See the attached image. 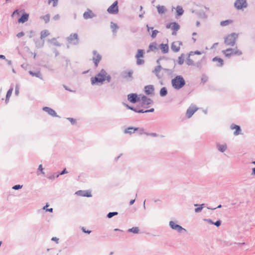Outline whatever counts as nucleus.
Segmentation results:
<instances>
[{"label":"nucleus","mask_w":255,"mask_h":255,"mask_svg":"<svg viewBox=\"0 0 255 255\" xmlns=\"http://www.w3.org/2000/svg\"><path fill=\"white\" fill-rule=\"evenodd\" d=\"M107 72L104 69H102L100 72L94 77L91 78L92 85H102L105 81V78L106 76Z\"/></svg>","instance_id":"1"},{"label":"nucleus","mask_w":255,"mask_h":255,"mask_svg":"<svg viewBox=\"0 0 255 255\" xmlns=\"http://www.w3.org/2000/svg\"><path fill=\"white\" fill-rule=\"evenodd\" d=\"M171 85L175 90H179L185 85V81L181 75L176 76L171 80Z\"/></svg>","instance_id":"2"},{"label":"nucleus","mask_w":255,"mask_h":255,"mask_svg":"<svg viewBox=\"0 0 255 255\" xmlns=\"http://www.w3.org/2000/svg\"><path fill=\"white\" fill-rule=\"evenodd\" d=\"M239 34L236 33H232L224 38V43L226 45L233 46L235 44Z\"/></svg>","instance_id":"3"},{"label":"nucleus","mask_w":255,"mask_h":255,"mask_svg":"<svg viewBox=\"0 0 255 255\" xmlns=\"http://www.w3.org/2000/svg\"><path fill=\"white\" fill-rule=\"evenodd\" d=\"M222 52L228 58L230 57L233 55L240 56L242 54V52L237 47L236 48H228L223 50Z\"/></svg>","instance_id":"4"},{"label":"nucleus","mask_w":255,"mask_h":255,"mask_svg":"<svg viewBox=\"0 0 255 255\" xmlns=\"http://www.w3.org/2000/svg\"><path fill=\"white\" fill-rule=\"evenodd\" d=\"M248 5L247 0H236L234 3L235 7L238 10L246 8Z\"/></svg>","instance_id":"5"},{"label":"nucleus","mask_w":255,"mask_h":255,"mask_svg":"<svg viewBox=\"0 0 255 255\" xmlns=\"http://www.w3.org/2000/svg\"><path fill=\"white\" fill-rule=\"evenodd\" d=\"M67 41L69 43L77 45L79 43V39L78 35L77 33L71 34L67 37Z\"/></svg>","instance_id":"6"},{"label":"nucleus","mask_w":255,"mask_h":255,"mask_svg":"<svg viewBox=\"0 0 255 255\" xmlns=\"http://www.w3.org/2000/svg\"><path fill=\"white\" fill-rule=\"evenodd\" d=\"M169 227L174 230L176 231L178 233H182V231L186 232V230L179 225L176 224L175 222L171 221L169 223Z\"/></svg>","instance_id":"7"},{"label":"nucleus","mask_w":255,"mask_h":255,"mask_svg":"<svg viewBox=\"0 0 255 255\" xmlns=\"http://www.w3.org/2000/svg\"><path fill=\"white\" fill-rule=\"evenodd\" d=\"M118 1H115L107 9V11L109 13L116 14L119 11Z\"/></svg>","instance_id":"8"},{"label":"nucleus","mask_w":255,"mask_h":255,"mask_svg":"<svg viewBox=\"0 0 255 255\" xmlns=\"http://www.w3.org/2000/svg\"><path fill=\"white\" fill-rule=\"evenodd\" d=\"M198 110V108L194 105H191L189 108L187 110L186 113V116L188 118H190L196 111Z\"/></svg>","instance_id":"9"},{"label":"nucleus","mask_w":255,"mask_h":255,"mask_svg":"<svg viewBox=\"0 0 255 255\" xmlns=\"http://www.w3.org/2000/svg\"><path fill=\"white\" fill-rule=\"evenodd\" d=\"M93 62L94 63L95 66L96 67H97L99 63L101 60L102 57L99 54L97 53V52L96 50H94L93 51Z\"/></svg>","instance_id":"10"},{"label":"nucleus","mask_w":255,"mask_h":255,"mask_svg":"<svg viewBox=\"0 0 255 255\" xmlns=\"http://www.w3.org/2000/svg\"><path fill=\"white\" fill-rule=\"evenodd\" d=\"M132 70L125 71L122 72V76L124 79L131 81L132 80Z\"/></svg>","instance_id":"11"},{"label":"nucleus","mask_w":255,"mask_h":255,"mask_svg":"<svg viewBox=\"0 0 255 255\" xmlns=\"http://www.w3.org/2000/svg\"><path fill=\"white\" fill-rule=\"evenodd\" d=\"M42 110L44 112H46L48 115L53 117H59L56 112L51 108L48 107H44L42 108Z\"/></svg>","instance_id":"12"},{"label":"nucleus","mask_w":255,"mask_h":255,"mask_svg":"<svg viewBox=\"0 0 255 255\" xmlns=\"http://www.w3.org/2000/svg\"><path fill=\"white\" fill-rule=\"evenodd\" d=\"M128 99L130 102L132 103H135L136 102L139 101V98L137 97V95L136 94L134 93L128 94Z\"/></svg>","instance_id":"13"},{"label":"nucleus","mask_w":255,"mask_h":255,"mask_svg":"<svg viewBox=\"0 0 255 255\" xmlns=\"http://www.w3.org/2000/svg\"><path fill=\"white\" fill-rule=\"evenodd\" d=\"M76 194L82 197H92L91 192L88 190H79L76 192Z\"/></svg>","instance_id":"14"},{"label":"nucleus","mask_w":255,"mask_h":255,"mask_svg":"<svg viewBox=\"0 0 255 255\" xmlns=\"http://www.w3.org/2000/svg\"><path fill=\"white\" fill-rule=\"evenodd\" d=\"M181 44V42H174L171 44V49L173 51L177 52L180 50V45Z\"/></svg>","instance_id":"15"},{"label":"nucleus","mask_w":255,"mask_h":255,"mask_svg":"<svg viewBox=\"0 0 255 255\" xmlns=\"http://www.w3.org/2000/svg\"><path fill=\"white\" fill-rule=\"evenodd\" d=\"M230 128L231 129H236V130L234 132V134L235 135H238L241 134V129L239 126L232 124L231 125Z\"/></svg>","instance_id":"16"},{"label":"nucleus","mask_w":255,"mask_h":255,"mask_svg":"<svg viewBox=\"0 0 255 255\" xmlns=\"http://www.w3.org/2000/svg\"><path fill=\"white\" fill-rule=\"evenodd\" d=\"M162 67H161V66L159 65L156 66L152 71V72L155 75V76L158 79H161L162 77V76H160L159 74V72L162 70Z\"/></svg>","instance_id":"17"},{"label":"nucleus","mask_w":255,"mask_h":255,"mask_svg":"<svg viewBox=\"0 0 255 255\" xmlns=\"http://www.w3.org/2000/svg\"><path fill=\"white\" fill-rule=\"evenodd\" d=\"M154 88L153 85H149L144 87V92L146 95H150L153 93Z\"/></svg>","instance_id":"18"},{"label":"nucleus","mask_w":255,"mask_h":255,"mask_svg":"<svg viewBox=\"0 0 255 255\" xmlns=\"http://www.w3.org/2000/svg\"><path fill=\"white\" fill-rule=\"evenodd\" d=\"M141 101L142 106L149 105L152 103V101L150 99L147 98L146 96H143L141 97Z\"/></svg>","instance_id":"19"},{"label":"nucleus","mask_w":255,"mask_h":255,"mask_svg":"<svg viewBox=\"0 0 255 255\" xmlns=\"http://www.w3.org/2000/svg\"><path fill=\"white\" fill-rule=\"evenodd\" d=\"M180 25L176 22H172L171 29L173 30L172 35H176V32L179 29Z\"/></svg>","instance_id":"20"},{"label":"nucleus","mask_w":255,"mask_h":255,"mask_svg":"<svg viewBox=\"0 0 255 255\" xmlns=\"http://www.w3.org/2000/svg\"><path fill=\"white\" fill-rule=\"evenodd\" d=\"M217 149L221 152H225L227 149V145L226 143L221 144L219 143L216 144Z\"/></svg>","instance_id":"21"},{"label":"nucleus","mask_w":255,"mask_h":255,"mask_svg":"<svg viewBox=\"0 0 255 255\" xmlns=\"http://www.w3.org/2000/svg\"><path fill=\"white\" fill-rule=\"evenodd\" d=\"M95 16V14L93 13L91 10L85 12L83 14V17L85 19H87L88 18H91Z\"/></svg>","instance_id":"22"},{"label":"nucleus","mask_w":255,"mask_h":255,"mask_svg":"<svg viewBox=\"0 0 255 255\" xmlns=\"http://www.w3.org/2000/svg\"><path fill=\"white\" fill-rule=\"evenodd\" d=\"M138 129V128L128 127L124 130L125 133L131 134Z\"/></svg>","instance_id":"23"},{"label":"nucleus","mask_w":255,"mask_h":255,"mask_svg":"<svg viewBox=\"0 0 255 255\" xmlns=\"http://www.w3.org/2000/svg\"><path fill=\"white\" fill-rule=\"evenodd\" d=\"M29 15L26 13H24L22 14L21 17L18 19V22L24 23L27 21L28 19Z\"/></svg>","instance_id":"24"},{"label":"nucleus","mask_w":255,"mask_h":255,"mask_svg":"<svg viewBox=\"0 0 255 255\" xmlns=\"http://www.w3.org/2000/svg\"><path fill=\"white\" fill-rule=\"evenodd\" d=\"M34 42H35V46L37 48H41L43 46L44 44V40H40L39 39H33Z\"/></svg>","instance_id":"25"},{"label":"nucleus","mask_w":255,"mask_h":255,"mask_svg":"<svg viewBox=\"0 0 255 255\" xmlns=\"http://www.w3.org/2000/svg\"><path fill=\"white\" fill-rule=\"evenodd\" d=\"M212 61L213 62H218V63L217 64V66L218 67H222L224 64L223 60L222 58H219L218 57L213 58Z\"/></svg>","instance_id":"26"},{"label":"nucleus","mask_w":255,"mask_h":255,"mask_svg":"<svg viewBox=\"0 0 255 255\" xmlns=\"http://www.w3.org/2000/svg\"><path fill=\"white\" fill-rule=\"evenodd\" d=\"M163 53H167L169 50L168 45L167 44H161L159 46Z\"/></svg>","instance_id":"27"},{"label":"nucleus","mask_w":255,"mask_h":255,"mask_svg":"<svg viewBox=\"0 0 255 255\" xmlns=\"http://www.w3.org/2000/svg\"><path fill=\"white\" fill-rule=\"evenodd\" d=\"M29 73L32 76H35L37 78H39V79H40L41 80L43 79L42 74H41L40 71H38L37 72H34L30 71H29Z\"/></svg>","instance_id":"28"},{"label":"nucleus","mask_w":255,"mask_h":255,"mask_svg":"<svg viewBox=\"0 0 255 255\" xmlns=\"http://www.w3.org/2000/svg\"><path fill=\"white\" fill-rule=\"evenodd\" d=\"M126 107L128 109H130L136 113H143V110L142 109H138L137 108H134L133 107H131L128 106V105H126Z\"/></svg>","instance_id":"29"},{"label":"nucleus","mask_w":255,"mask_h":255,"mask_svg":"<svg viewBox=\"0 0 255 255\" xmlns=\"http://www.w3.org/2000/svg\"><path fill=\"white\" fill-rule=\"evenodd\" d=\"M198 16L202 19H206L207 18V15L206 14L205 12L201 11L196 12Z\"/></svg>","instance_id":"30"},{"label":"nucleus","mask_w":255,"mask_h":255,"mask_svg":"<svg viewBox=\"0 0 255 255\" xmlns=\"http://www.w3.org/2000/svg\"><path fill=\"white\" fill-rule=\"evenodd\" d=\"M50 33L47 30H44L41 31L40 32V38L41 39H43V38H45L46 37L49 35Z\"/></svg>","instance_id":"31"},{"label":"nucleus","mask_w":255,"mask_h":255,"mask_svg":"<svg viewBox=\"0 0 255 255\" xmlns=\"http://www.w3.org/2000/svg\"><path fill=\"white\" fill-rule=\"evenodd\" d=\"M156 8H157L158 12L159 14H163V13H164L165 12L166 10L165 7L164 6H163V5H157L156 6Z\"/></svg>","instance_id":"32"},{"label":"nucleus","mask_w":255,"mask_h":255,"mask_svg":"<svg viewBox=\"0 0 255 255\" xmlns=\"http://www.w3.org/2000/svg\"><path fill=\"white\" fill-rule=\"evenodd\" d=\"M128 232L136 234L139 233V229L138 227H134L128 229Z\"/></svg>","instance_id":"33"},{"label":"nucleus","mask_w":255,"mask_h":255,"mask_svg":"<svg viewBox=\"0 0 255 255\" xmlns=\"http://www.w3.org/2000/svg\"><path fill=\"white\" fill-rule=\"evenodd\" d=\"M176 12L178 16H181L183 14L184 10L181 6H177L176 7Z\"/></svg>","instance_id":"34"},{"label":"nucleus","mask_w":255,"mask_h":255,"mask_svg":"<svg viewBox=\"0 0 255 255\" xmlns=\"http://www.w3.org/2000/svg\"><path fill=\"white\" fill-rule=\"evenodd\" d=\"M111 28L112 29V31L114 33H116L117 30L119 28L118 25L114 23L113 22H111Z\"/></svg>","instance_id":"35"},{"label":"nucleus","mask_w":255,"mask_h":255,"mask_svg":"<svg viewBox=\"0 0 255 255\" xmlns=\"http://www.w3.org/2000/svg\"><path fill=\"white\" fill-rule=\"evenodd\" d=\"M167 94V90L166 87H162L160 90V95L164 97Z\"/></svg>","instance_id":"36"},{"label":"nucleus","mask_w":255,"mask_h":255,"mask_svg":"<svg viewBox=\"0 0 255 255\" xmlns=\"http://www.w3.org/2000/svg\"><path fill=\"white\" fill-rule=\"evenodd\" d=\"M48 41L50 43H53L54 45L56 46H60L61 45L57 41L56 39L55 38L48 40Z\"/></svg>","instance_id":"37"},{"label":"nucleus","mask_w":255,"mask_h":255,"mask_svg":"<svg viewBox=\"0 0 255 255\" xmlns=\"http://www.w3.org/2000/svg\"><path fill=\"white\" fill-rule=\"evenodd\" d=\"M40 18L43 19L45 23H47L50 20V15L49 14H47L45 15L41 16Z\"/></svg>","instance_id":"38"},{"label":"nucleus","mask_w":255,"mask_h":255,"mask_svg":"<svg viewBox=\"0 0 255 255\" xmlns=\"http://www.w3.org/2000/svg\"><path fill=\"white\" fill-rule=\"evenodd\" d=\"M143 56V51L141 49H138L137 51V53L135 55L136 58H140V57H142Z\"/></svg>","instance_id":"39"},{"label":"nucleus","mask_w":255,"mask_h":255,"mask_svg":"<svg viewBox=\"0 0 255 255\" xmlns=\"http://www.w3.org/2000/svg\"><path fill=\"white\" fill-rule=\"evenodd\" d=\"M231 22H232V20H224V21H222L220 22V25L222 26H227V25H229Z\"/></svg>","instance_id":"40"},{"label":"nucleus","mask_w":255,"mask_h":255,"mask_svg":"<svg viewBox=\"0 0 255 255\" xmlns=\"http://www.w3.org/2000/svg\"><path fill=\"white\" fill-rule=\"evenodd\" d=\"M157 49L156 43L152 42L149 45V50L154 51Z\"/></svg>","instance_id":"41"},{"label":"nucleus","mask_w":255,"mask_h":255,"mask_svg":"<svg viewBox=\"0 0 255 255\" xmlns=\"http://www.w3.org/2000/svg\"><path fill=\"white\" fill-rule=\"evenodd\" d=\"M184 54H182L179 57H178V64L179 65H182L184 63Z\"/></svg>","instance_id":"42"},{"label":"nucleus","mask_w":255,"mask_h":255,"mask_svg":"<svg viewBox=\"0 0 255 255\" xmlns=\"http://www.w3.org/2000/svg\"><path fill=\"white\" fill-rule=\"evenodd\" d=\"M117 215H118V212H109L107 214V217L108 218H111L113 217H114V216H116Z\"/></svg>","instance_id":"43"},{"label":"nucleus","mask_w":255,"mask_h":255,"mask_svg":"<svg viewBox=\"0 0 255 255\" xmlns=\"http://www.w3.org/2000/svg\"><path fill=\"white\" fill-rule=\"evenodd\" d=\"M186 63L188 66L194 65V61L190 58H188L186 59Z\"/></svg>","instance_id":"44"},{"label":"nucleus","mask_w":255,"mask_h":255,"mask_svg":"<svg viewBox=\"0 0 255 255\" xmlns=\"http://www.w3.org/2000/svg\"><path fill=\"white\" fill-rule=\"evenodd\" d=\"M162 70L164 71L165 73H166L168 75H170L173 72V71L172 70L167 68H162Z\"/></svg>","instance_id":"45"},{"label":"nucleus","mask_w":255,"mask_h":255,"mask_svg":"<svg viewBox=\"0 0 255 255\" xmlns=\"http://www.w3.org/2000/svg\"><path fill=\"white\" fill-rule=\"evenodd\" d=\"M204 206V204H201L199 207H197L195 209V212L196 213L200 212L202 211Z\"/></svg>","instance_id":"46"},{"label":"nucleus","mask_w":255,"mask_h":255,"mask_svg":"<svg viewBox=\"0 0 255 255\" xmlns=\"http://www.w3.org/2000/svg\"><path fill=\"white\" fill-rule=\"evenodd\" d=\"M58 1V0H48V3L50 4L51 2H53V6L55 7L57 5Z\"/></svg>","instance_id":"47"},{"label":"nucleus","mask_w":255,"mask_h":255,"mask_svg":"<svg viewBox=\"0 0 255 255\" xmlns=\"http://www.w3.org/2000/svg\"><path fill=\"white\" fill-rule=\"evenodd\" d=\"M12 91H13V88L12 87H11L7 92V93H6V97H7V98H10L11 94H12Z\"/></svg>","instance_id":"48"},{"label":"nucleus","mask_w":255,"mask_h":255,"mask_svg":"<svg viewBox=\"0 0 255 255\" xmlns=\"http://www.w3.org/2000/svg\"><path fill=\"white\" fill-rule=\"evenodd\" d=\"M158 33H159V31L157 30H153L151 35V37L153 38H155Z\"/></svg>","instance_id":"49"},{"label":"nucleus","mask_w":255,"mask_h":255,"mask_svg":"<svg viewBox=\"0 0 255 255\" xmlns=\"http://www.w3.org/2000/svg\"><path fill=\"white\" fill-rule=\"evenodd\" d=\"M22 187V185L17 184L13 186L12 188L14 190H17L21 189Z\"/></svg>","instance_id":"50"},{"label":"nucleus","mask_w":255,"mask_h":255,"mask_svg":"<svg viewBox=\"0 0 255 255\" xmlns=\"http://www.w3.org/2000/svg\"><path fill=\"white\" fill-rule=\"evenodd\" d=\"M207 81H208V77L206 75H203L201 78V82L203 83H205Z\"/></svg>","instance_id":"51"},{"label":"nucleus","mask_w":255,"mask_h":255,"mask_svg":"<svg viewBox=\"0 0 255 255\" xmlns=\"http://www.w3.org/2000/svg\"><path fill=\"white\" fill-rule=\"evenodd\" d=\"M107 81L108 83L110 82L111 81V76L110 75H108L107 73L106 76L105 78V81Z\"/></svg>","instance_id":"52"},{"label":"nucleus","mask_w":255,"mask_h":255,"mask_svg":"<svg viewBox=\"0 0 255 255\" xmlns=\"http://www.w3.org/2000/svg\"><path fill=\"white\" fill-rule=\"evenodd\" d=\"M137 59V61H136V64L138 65H142L144 63V61L143 59H141L140 58H136Z\"/></svg>","instance_id":"53"},{"label":"nucleus","mask_w":255,"mask_h":255,"mask_svg":"<svg viewBox=\"0 0 255 255\" xmlns=\"http://www.w3.org/2000/svg\"><path fill=\"white\" fill-rule=\"evenodd\" d=\"M59 176V174H54L49 176L48 179L52 180V179H55V178H58Z\"/></svg>","instance_id":"54"},{"label":"nucleus","mask_w":255,"mask_h":255,"mask_svg":"<svg viewBox=\"0 0 255 255\" xmlns=\"http://www.w3.org/2000/svg\"><path fill=\"white\" fill-rule=\"evenodd\" d=\"M67 119L70 122V123H71L72 125H74L76 124V120L73 119V118H67Z\"/></svg>","instance_id":"55"},{"label":"nucleus","mask_w":255,"mask_h":255,"mask_svg":"<svg viewBox=\"0 0 255 255\" xmlns=\"http://www.w3.org/2000/svg\"><path fill=\"white\" fill-rule=\"evenodd\" d=\"M137 131H138L139 134L140 135L145 134V133H146L144 131V129L143 128H138V129Z\"/></svg>","instance_id":"56"},{"label":"nucleus","mask_w":255,"mask_h":255,"mask_svg":"<svg viewBox=\"0 0 255 255\" xmlns=\"http://www.w3.org/2000/svg\"><path fill=\"white\" fill-rule=\"evenodd\" d=\"M145 134L147 135H150L153 137H156L158 136V134L156 133H145Z\"/></svg>","instance_id":"57"},{"label":"nucleus","mask_w":255,"mask_h":255,"mask_svg":"<svg viewBox=\"0 0 255 255\" xmlns=\"http://www.w3.org/2000/svg\"><path fill=\"white\" fill-rule=\"evenodd\" d=\"M221 221L219 220L217 221L216 222H214L213 225H215L217 227H219L221 225Z\"/></svg>","instance_id":"58"},{"label":"nucleus","mask_w":255,"mask_h":255,"mask_svg":"<svg viewBox=\"0 0 255 255\" xmlns=\"http://www.w3.org/2000/svg\"><path fill=\"white\" fill-rule=\"evenodd\" d=\"M82 231L85 233H87V234H90L91 233V231H90V230H86L85 228H84V227H82Z\"/></svg>","instance_id":"59"},{"label":"nucleus","mask_w":255,"mask_h":255,"mask_svg":"<svg viewBox=\"0 0 255 255\" xmlns=\"http://www.w3.org/2000/svg\"><path fill=\"white\" fill-rule=\"evenodd\" d=\"M24 35V33L23 32H20L17 34L16 36L18 38H20L22 36H23Z\"/></svg>","instance_id":"60"},{"label":"nucleus","mask_w":255,"mask_h":255,"mask_svg":"<svg viewBox=\"0 0 255 255\" xmlns=\"http://www.w3.org/2000/svg\"><path fill=\"white\" fill-rule=\"evenodd\" d=\"M154 111V109L153 108H151L149 110H145V111H144L143 110V113H149V112H153Z\"/></svg>","instance_id":"61"},{"label":"nucleus","mask_w":255,"mask_h":255,"mask_svg":"<svg viewBox=\"0 0 255 255\" xmlns=\"http://www.w3.org/2000/svg\"><path fill=\"white\" fill-rule=\"evenodd\" d=\"M68 173V171L66 170V169L65 168L59 174V175H63V174H64L65 173Z\"/></svg>","instance_id":"62"},{"label":"nucleus","mask_w":255,"mask_h":255,"mask_svg":"<svg viewBox=\"0 0 255 255\" xmlns=\"http://www.w3.org/2000/svg\"><path fill=\"white\" fill-rule=\"evenodd\" d=\"M38 170L40 171L42 173L44 174V172L43 171V168L42 164H40L38 166Z\"/></svg>","instance_id":"63"},{"label":"nucleus","mask_w":255,"mask_h":255,"mask_svg":"<svg viewBox=\"0 0 255 255\" xmlns=\"http://www.w3.org/2000/svg\"><path fill=\"white\" fill-rule=\"evenodd\" d=\"M53 19L55 20H59L60 19V15L57 14L54 16Z\"/></svg>","instance_id":"64"}]
</instances>
